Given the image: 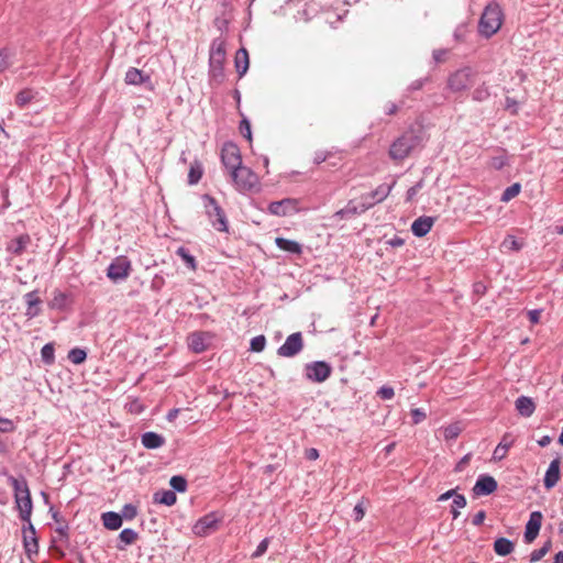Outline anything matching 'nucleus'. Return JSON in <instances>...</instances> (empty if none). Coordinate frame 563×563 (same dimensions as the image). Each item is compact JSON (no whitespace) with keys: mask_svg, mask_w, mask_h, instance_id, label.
Returning a JSON list of instances; mask_svg holds the SVG:
<instances>
[{"mask_svg":"<svg viewBox=\"0 0 563 563\" xmlns=\"http://www.w3.org/2000/svg\"><path fill=\"white\" fill-rule=\"evenodd\" d=\"M426 142V133L422 128H409L397 137L389 147V157L394 161H404L416 148L422 147Z\"/></svg>","mask_w":563,"mask_h":563,"instance_id":"nucleus-1","label":"nucleus"},{"mask_svg":"<svg viewBox=\"0 0 563 563\" xmlns=\"http://www.w3.org/2000/svg\"><path fill=\"white\" fill-rule=\"evenodd\" d=\"M9 482L14 490V501L19 511V518L23 522L31 521L33 504L26 481L24 478L19 479L11 476Z\"/></svg>","mask_w":563,"mask_h":563,"instance_id":"nucleus-2","label":"nucleus"},{"mask_svg":"<svg viewBox=\"0 0 563 563\" xmlns=\"http://www.w3.org/2000/svg\"><path fill=\"white\" fill-rule=\"evenodd\" d=\"M503 18L504 15L499 4L493 2L486 5L478 22L479 34L486 38L492 37L500 29Z\"/></svg>","mask_w":563,"mask_h":563,"instance_id":"nucleus-3","label":"nucleus"},{"mask_svg":"<svg viewBox=\"0 0 563 563\" xmlns=\"http://www.w3.org/2000/svg\"><path fill=\"white\" fill-rule=\"evenodd\" d=\"M225 43L221 38H214L210 46L209 75L212 79L221 82L224 78Z\"/></svg>","mask_w":563,"mask_h":563,"instance_id":"nucleus-4","label":"nucleus"},{"mask_svg":"<svg viewBox=\"0 0 563 563\" xmlns=\"http://www.w3.org/2000/svg\"><path fill=\"white\" fill-rule=\"evenodd\" d=\"M202 200L205 202L206 214L211 225L219 232H228L229 223L225 212L217 200L209 195H203Z\"/></svg>","mask_w":563,"mask_h":563,"instance_id":"nucleus-5","label":"nucleus"},{"mask_svg":"<svg viewBox=\"0 0 563 563\" xmlns=\"http://www.w3.org/2000/svg\"><path fill=\"white\" fill-rule=\"evenodd\" d=\"M305 377L312 383L325 382L332 373V366L325 361H313L305 364Z\"/></svg>","mask_w":563,"mask_h":563,"instance_id":"nucleus-6","label":"nucleus"},{"mask_svg":"<svg viewBox=\"0 0 563 563\" xmlns=\"http://www.w3.org/2000/svg\"><path fill=\"white\" fill-rule=\"evenodd\" d=\"M131 269V261L126 256H117L107 268V277L113 283H119L129 277Z\"/></svg>","mask_w":563,"mask_h":563,"instance_id":"nucleus-7","label":"nucleus"},{"mask_svg":"<svg viewBox=\"0 0 563 563\" xmlns=\"http://www.w3.org/2000/svg\"><path fill=\"white\" fill-rule=\"evenodd\" d=\"M232 181L239 191H249L257 183L256 175L249 168L241 165L230 173Z\"/></svg>","mask_w":563,"mask_h":563,"instance_id":"nucleus-8","label":"nucleus"},{"mask_svg":"<svg viewBox=\"0 0 563 563\" xmlns=\"http://www.w3.org/2000/svg\"><path fill=\"white\" fill-rule=\"evenodd\" d=\"M475 71L471 67H463L454 71L448 79V87L454 91L466 90L473 82Z\"/></svg>","mask_w":563,"mask_h":563,"instance_id":"nucleus-9","label":"nucleus"},{"mask_svg":"<svg viewBox=\"0 0 563 563\" xmlns=\"http://www.w3.org/2000/svg\"><path fill=\"white\" fill-rule=\"evenodd\" d=\"M221 162L229 173L242 165L241 152L235 143L227 142L223 144L221 150Z\"/></svg>","mask_w":563,"mask_h":563,"instance_id":"nucleus-10","label":"nucleus"},{"mask_svg":"<svg viewBox=\"0 0 563 563\" xmlns=\"http://www.w3.org/2000/svg\"><path fill=\"white\" fill-rule=\"evenodd\" d=\"M268 212L276 217H289L297 213L299 201L295 198H285L278 201H272L267 208Z\"/></svg>","mask_w":563,"mask_h":563,"instance_id":"nucleus-11","label":"nucleus"},{"mask_svg":"<svg viewBox=\"0 0 563 563\" xmlns=\"http://www.w3.org/2000/svg\"><path fill=\"white\" fill-rule=\"evenodd\" d=\"M303 349L301 332H295L287 336L286 341L278 347L277 354L282 357H294Z\"/></svg>","mask_w":563,"mask_h":563,"instance_id":"nucleus-12","label":"nucleus"},{"mask_svg":"<svg viewBox=\"0 0 563 563\" xmlns=\"http://www.w3.org/2000/svg\"><path fill=\"white\" fill-rule=\"evenodd\" d=\"M22 527L23 547L29 558L38 553V541L32 521H24Z\"/></svg>","mask_w":563,"mask_h":563,"instance_id":"nucleus-13","label":"nucleus"},{"mask_svg":"<svg viewBox=\"0 0 563 563\" xmlns=\"http://www.w3.org/2000/svg\"><path fill=\"white\" fill-rule=\"evenodd\" d=\"M220 522V517L217 512H209L201 517L194 526V533L196 536H207L210 531L217 529Z\"/></svg>","mask_w":563,"mask_h":563,"instance_id":"nucleus-14","label":"nucleus"},{"mask_svg":"<svg viewBox=\"0 0 563 563\" xmlns=\"http://www.w3.org/2000/svg\"><path fill=\"white\" fill-rule=\"evenodd\" d=\"M498 487L497 481L486 474H482L478 476L474 487L473 493L476 496H487L493 494Z\"/></svg>","mask_w":563,"mask_h":563,"instance_id":"nucleus-15","label":"nucleus"},{"mask_svg":"<svg viewBox=\"0 0 563 563\" xmlns=\"http://www.w3.org/2000/svg\"><path fill=\"white\" fill-rule=\"evenodd\" d=\"M391 190L389 185H380L373 190L368 196L362 197V210H367L375 203H378L387 198Z\"/></svg>","mask_w":563,"mask_h":563,"instance_id":"nucleus-16","label":"nucleus"},{"mask_svg":"<svg viewBox=\"0 0 563 563\" xmlns=\"http://www.w3.org/2000/svg\"><path fill=\"white\" fill-rule=\"evenodd\" d=\"M543 516L541 511H532L530 518L526 525L525 540L526 542H532L539 534Z\"/></svg>","mask_w":563,"mask_h":563,"instance_id":"nucleus-17","label":"nucleus"},{"mask_svg":"<svg viewBox=\"0 0 563 563\" xmlns=\"http://www.w3.org/2000/svg\"><path fill=\"white\" fill-rule=\"evenodd\" d=\"M23 300H24V302L26 305V309H25V313L24 314L29 319H33V318L37 317L41 313V307L40 306L42 303V300L38 297L37 290H33V291L26 292L23 296Z\"/></svg>","mask_w":563,"mask_h":563,"instance_id":"nucleus-18","label":"nucleus"},{"mask_svg":"<svg viewBox=\"0 0 563 563\" xmlns=\"http://www.w3.org/2000/svg\"><path fill=\"white\" fill-rule=\"evenodd\" d=\"M434 223V218L422 216L416 219L411 224V232L417 238L427 235Z\"/></svg>","mask_w":563,"mask_h":563,"instance_id":"nucleus-19","label":"nucleus"},{"mask_svg":"<svg viewBox=\"0 0 563 563\" xmlns=\"http://www.w3.org/2000/svg\"><path fill=\"white\" fill-rule=\"evenodd\" d=\"M559 478H560V460L554 459L553 461H551V463L545 472V475L543 478L544 487L547 489L554 487L556 485Z\"/></svg>","mask_w":563,"mask_h":563,"instance_id":"nucleus-20","label":"nucleus"},{"mask_svg":"<svg viewBox=\"0 0 563 563\" xmlns=\"http://www.w3.org/2000/svg\"><path fill=\"white\" fill-rule=\"evenodd\" d=\"M30 243V235L21 234L8 243L7 251L13 255H21Z\"/></svg>","mask_w":563,"mask_h":563,"instance_id":"nucleus-21","label":"nucleus"},{"mask_svg":"<svg viewBox=\"0 0 563 563\" xmlns=\"http://www.w3.org/2000/svg\"><path fill=\"white\" fill-rule=\"evenodd\" d=\"M142 445L146 449L154 450L164 445L165 439L163 435L148 431L142 434L141 437Z\"/></svg>","mask_w":563,"mask_h":563,"instance_id":"nucleus-22","label":"nucleus"},{"mask_svg":"<svg viewBox=\"0 0 563 563\" xmlns=\"http://www.w3.org/2000/svg\"><path fill=\"white\" fill-rule=\"evenodd\" d=\"M514 439L509 433L504 434L501 441L495 448L493 452L494 461H501L506 457L508 450L512 446Z\"/></svg>","mask_w":563,"mask_h":563,"instance_id":"nucleus-23","label":"nucleus"},{"mask_svg":"<svg viewBox=\"0 0 563 563\" xmlns=\"http://www.w3.org/2000/svg\"><path fill=\"white\" fill-rule=\"evenodd\" d=\"M515 406H516L517 411L522 417H527V418L532 416L536 410V405H534L533 400L527 396L518 397L515 402Z\"/></svg>","mask_w":563,"mask_h":563,"instance_id":"nucleus-24","label":"nucleus"},{"mask_svg":"<svg viewBox=\"0 0 563 563\" xmlns=\"http://www.w3.org/2000/svg\"><path fill=\"white\" fill-rule=\"evenodd\" d=\"M148 80L150 76L135 67H130L125 73L124 81L128 85L139 86Z\"/></svg>","mask_w":563,"mask_h":563,"instance_id":"nucleus-25","label":"nucleus"},{"mask_svg":"<svg viewBox=\"0 0 563 563\" xmlns=\"http://www.w3.org/2000/svg\"><path fill=\"white\" fill-rule=\"evenodd\" d=\"M207 334L203 332H194L188 338V345L195 353H201L207 349Z\"/></svg>","mask_w":563,"mask_h":563,"instance_id":"nucleus-26","label":"nucleus"},{"mask_svg":"<svg viewBox=\"0 0 563 563\" xmlns=\"http://www.w3.org/2000/svg\"><path fill=\"white\" fill-rule=\"evenodd\" d=\"M234 63L239 77H243L246 74L250 66L249 53L244 47L238 49Z\"/></svg>","mask_w":563,"mask_h":563,"instance_id":"nucleus-27","label":"nucleus"},{"mask_svg":"<svg viewBox=\"0 0 563 563\" xmlns=\"http://www.w3.org/2000/svg\"><path fill=\"white\" fill-rule=\"evenodd\" d=\"M275 244L279 250L291 253V254L300 255L302 253V246L294 240H288L285 238H276Z\"/></svg>","mask_w":563,"mask_h":563,"instance_id":"nucleus-28","label":"nucleus"},{"mask_svg":"<svg viewBox=\"0 0 563 563\" xmlns=\"http://www.w3.org/2000/svg\"><path fill=\"white\" fill-rule=\"evenodd\" d=\"M101 519L103 526L109 530H118L122 526V516L114 511L103 512Z\"/></svg>","mask_w":563,"mask_h":563,"instance_id":"nucleus-29","label":"nucleus"},{"mask_svg":"<svg viewBox=\"0 0 563 563\" xmlns=\"http://www.w3.org/2000/svg\"><path fill=\"white\" fill-rule=\"evenodd\" d=\"M36 97H37V91H35L31 88L22 89L15 96V104L19 108L23 109L26 106H29L33 100H35Z\"/></svg>","mask_w":563,"mask_h":563,"instance_id":"nucleus-30","label":"nucleus"},{"mask_svg":"<svg viewBox=\"0 0 563 563\" xmlns=\"http://www.w3.org/2000/svg\"><path fill=\"white\" fill-rule=\"evenodd\" d=\"M137 540V532L131 528L123 529L119 534L120 543L118 550H124L126 545L133 544Z\"/></svg>","mask_w":563,"mask_h":563,"instance_id":"nucleus-31","label":"nucleus"},{"mask_svg":"<svg viewBox=\"0 0 563 563\" xmlns=\"http://www.w3.org/2000/svg\"><path fill=\"white\" fill-rule=\"evenodd\" d=\"M514 543L507 538H498L494 542V551L501 556H506L514 551Z\"/></svg>","mask_w":563,"mask_h":563,"instance_id":"nucleus-32","label":"nucleus"},{"mask_svg":"<svg viewBox=\"0 0 563 563\" xmlns=\"http://www.w3.org/2000/svg\"><path fill=\"white\" fill-rule=\"evenodd\" d=\"M177 500L174 490H159L154 494V501L165 506H173Z\"/></svg>","mask_w":563,"mask_h":563,"instance_id":"nucleus-33","label":"nucleus"},{"mask_svg":"<svg viewBox=\"0 0 563 563\" xmlns=\"http://www.w3.org/2000/svg\"><path fill=\"white\" fill-rule=\"evenodd\" d=\"M68 296L62 290H54L49 302L52 309L64 310L67 307Z\"/></svg>","mask_w":563,"mask_h":563,"instance_id":"nucleus-34","label":"nucleus"},{"mask_svg":"<svg viewBox=\"0 0 563 563\" xmlns=\"http://www.w3.org/2000/svg\"><path fill=\"white\" fill-rule=\"evenodd\" d=\"M176 255L183 260V262L189 269L196 271V268H197L196 258L194 255L190 254L188 249H186L185 246H179L176 250Z\"/></svg>","mask_w":563,"mask_h":563,"instance_id":"nucleus-35","label":"nucleus"},{"mask_svg":"<svg viewBox=\"0 0 563 563\" xmlns=\"http://www.w3.org/2000/svg\"><path fill=\"white\" fill-rule=\"evenodd\" d=\"M203 174V168L201 163L195 161L191 163L189 173H188V183L189 185H196L200 181Z\"/></svg>","mask_w":563,"mask_h":563,"instance_id":"nucleus-36","label":"nucleus"},{"mask_svg":"<svg viewBox=\"0 0 563 563\" xmlns=\"http://www.w3.org/2000/svg\"><path fill=\"white\" fill-rule=\"evenodd\" d=\"M509 164V158L507 155V152L505 150H501L497 155L492 156L489 161V166L494 168L495 170H500L505 166Z\"/></svg>","mask_w":563,"mask_h":563,"instance_id":"nucleus-37","label":"nucleus"},{"mask_svg":"<svg viewBox=\"0 0 563 563\" xmlns=\"http://www.w3.org/2000/svg\"><path fill=\"white\" fill-rule=\"evenodd\" d=\"M366 210H362V201L356 203L354 201H350L343 209L336 212V216L341 218L351 217L354 214H360L365 212Z\"/></svg>","mask_w":563,"mask_h":563,"instance_id":"nucleus-38","label":"nucleus"},{"mask_svg":"<svg viewBox=\"0 0 563 563\" xmlns=\"http://www.w3.org/2000/svg\"><path fill=\"white\" fill-rule=\"evenodd\" d=\"M521 185L519 183H515L511 186L507 187L501 194L500 200L503 202H508L520 194Z\"/></svg>","mask_w":563,"mask_h":563,"instance_id":"nucleus-39","label":"nucleus"},{"mask_svg":"<svg viewBox=\"0 0 563 563\" xmlns=\"http://www.w3.org/2000/svg\"><path fill=\"white\" fill-rule=\"evenodd\" d=\"M41 357H42V361L47 364V365H51L54 363L55 361V349H54V345L52 343H46L42 350H41Z\"/></svg>","mask_w":563,"mask_h":563,"instance_id":"nucleus-40","label":"nucleus"},{"mask_svg":"<svg viewBox=\"0 0 563 563\" xmlns=\"http://www.w3.org/2000/svg\"><path fill=\"white\" fill-rule=\"evenodd\" d=\"M86 358L87 353L82 349L74 347L68 352V360L76 365L84 363Z\"/></svg>","mask_w":563,"mask_h":563,"instance_id":"nucleus-41","label":"nucleus"},{"mask_svg":"<svg viewBox=\"0 0 563 563\" xmlns=\"http://www.w3.org/2000/svg\"><path fill=\"white\" fill-rule=\"evenodd\" d=\"M169 485L174 492L184 493L187 489V481L180 475L173 476L169 481Z\"/></svg>","mask_w":563,"mask_h":563,"instance_id":"nucleus-42","label":"nucleus"},{"mask_svg":"<svg viewBox=\"0 0 563 563\" xmlns=\"http://www.w3.org/2000/svg\"><path fill=\"white\" fill-rule=\"evenodd\" d=\"M473 99L475 101H485L486 99L489 98L490 93H489V89L488 87L483 84L481 86H478L474 91H473Z\"/></svg>","mask_w":563,"mask_h":563,"instance_id":"nucleus-43","label":"nucleus"},{"mask_svg":"<svg viewBox=\"0 0 563 563\" xmlns=\"http://www.w3.org/2000/svg\"><path fill=\"white\" fill-rule=\"evenodd\" d=\"M551 542H545L540 549L533 550L530 554L531 562L540 561L550 550Z\"/></svg>","mask_w":563,"mask_h":563,"instance_id":"nucleus-44","label":"nucleus"},{"mask_svg":"<svg viewBox=\"0 0 563 563\" xmlns=\"http://www.w3.org/2000/svg\"><path fill=\"white\" fill-rule=\"evenodd\" d=\"M265 344H266L265 336L264 335H257V336H254L251 340L250 349L253 352H262L264 350V347H265Z\"/></svg>","mask_w":563,"mask_h":563,"instance_id":"nucleus-45","label":"nucleus"},{"mask_svg":"<svg viewBox=\"0 0 563 563\" xmlns=\"http://www.w3.org/2000/svg\"><path fill=\"white\" fill-rule=\"evenodd\" d=\"M137 515V509L134 505L132 504H125L122 508V519L125 518L128 520H132L136 517Z\"/></svg>","mask_w":563,"mask_h":563,"instance_id":"nucleus-46","label":"nucleus"},{"mask_svg":"<svg viewBox=\"0 0 563 563\" xmlns=\"http://www.w3.org/2000/svg\"><path fill=\"white\" fill-rule=\"evenodd\" d=\"M269 542H271V539L269 538H265L263 539L260 544L257 545L256 550L252 553V558L253 559H257V558H261L262 555H264V553L267 551L268 549V545H269Z\"/></svg>","mask_w":563,"mask_h":563,"instance_id":"nucleus-47","label":"nucleus"},{"mask_svg":"<svg viewBox=\"0 0 563 563\" xmlns=\"http://www.w3.org/2000/svg\"><path fill=\"white\" fill-rule=\"evenodd\" d=\"M240 131L244 137H246L249 141H252L251 123L247 119H243L240 122Z\"/></svg>","mask_w":563,"mask_h":563,"instance_id":"nucleus-48","label":"nucleus"},{"mask_svg":"<svg viewBox=\"0 0 563 563\" xmlns=\"http://www.w3.org/2000/svg\"><path fill=\"white\" fill-rule=\"evenodd\" d=\"M377 395L384 400H389L395 396V391L393 387L383 386L378 389Z\"/></svg>","mask_w":563,"mask_h":563,"instance_id":"nucleus-49","label":"nucleus"},{"mask_svg":"<svg viewBox=\"0 0 563 563\" xmlns=\"http://www.w3.org/2000/svg\"><path fill=\"white\" fill-rule=\"evenodd\" d=\"M365 515L364 501L361 500L353 508V518L355 521H361Z\"/></svg>","mask_w":563,"mask_h":563,"instance_id":"nucleus-50","label":"nucleus"},{"mask_svg":"<svg viewBox=\"0 0 563 563\" xmlns=\"http://www.w3.org/2000/svg\"><path fill=\"white\" fill-rule=\"evenodd\" d=\"M422 187H423V180H420L415 186L410 187L407 190V197H406L407 201H411Z\"/></svg>","mask_w":563,"mask_h":563,"instance_id":"nucleus-51","label":"nucleus"},{"mask_svg":"<svg viewBox=\"0 0 563 563\" xmlns=\"http://www.w3.org/2000/svg\"><path fill=\"white\" fill-rule=\"evenodd\" d=\"M68 530H69V527H68V523L64 521L63 525H59L55 531L56 533L59 536V539L60 540H65L67 541L68 538H69V534H68Z\"/></svg>","mask_w":563,"mask_h":563,"instance_id":"nucleus-52","label":"nucleus"},{"mask_svg":"<svg viewBox=\"0 0 563 563\" xmlns=\"http://www.w3.org/2000/svg\"><path fill=\"white\" fill-rule=\"evenodd\" d=\"M14 430V424L10 419L0 417V431L1 432H12Z\"/></svg>","mask_w":563,"mask_h":563,"instance_id":"nucleus-53","label":"nucleus"},{"mask_svg":"<svg viewBox=\"0 0 563 563\" xmlns=\"http://www.w3.org/2000/svg\"><path fill=\"white\" fill-rule=\"evenodd\" d=\"M10 66L9 54L7 51H0V73Z\"/></svg>","mask_w":563,"mask_h":563,"instance_id":"nucleus-54","label":"nucleus"},{"mask_svg":"<svg viewBox=\"0 0 563 563\" xmlns=\"http://www.w3.org/2000/svg\"><path fill=\"white\" fill-rule=\"evenodd\" d=\"M411 417L415 423H420L426 419V412L420 408H416L411 410Z\"/></svg>","mask_w":563,"mask_h":563,"instance_id":"nucleus-55","label":"nucleus"},{"mask_svg":"<svg viewBox=\"0 0 563 563\" xmlns=\"http://www.w3.org/2000/svg\"><path fill=\"white\" fill-rule=\"evenodd\" d=\"M466 506V498L464 495L462 494H457L454 496L453 498V504H452V507L453 508H464Z\"/></svg>","mask_w":563,"mask_h":563,"instance_id":"nucleus-56","label":"nucleus"},{"mask_svg":"<svg viewBox=\"0 0 563 563\" xmlns=\"http://www.w3.org/2000/svg\"><path fill=\"white\" fill-rule=\"evenodd\" d=\"M429 80L428 77L426 78H420V79H416L413 80L409 87H408V90L409 91H416V90H419L423 87V85Z\"/></svg>","mask_w":563,"mask_h":563,"instance_id":"nucleus-57","label":"nucleus"},{"mask_svg":"<svg viewBox=\"0 0 563 563\" xmlns=\"http://www.w3.org/2000/svg\"><path fill=\"white\" fill-rule=\"evenodd\" d=\"M328 156H329L328 152L317 151L313 156V163L319 165V164L323 163L324 161H327Z\"/></svg>","mask_w":563,"mask_h":563,"instance_id":"nucleus-58","label":"nucleus"},{"mask_svg":"<svg viewBox=\"0 0 563 563\" xmlns=\"http://www.w3.org/2000/svg\"><path fill=\"white\" fill-rule=\"evenodd\" d=\"M486 518V512L484 510H479L477 514L474 515L472 519V523L474 526H481Z\"/></svg>","mask_w":563,"mask_h":563,"instance_id":"nucleus-59","label":"nucleus"},{"mask_svg":"<svg viewBox=\"0 0 563 563\" xmlns=\"http://www.w3.org/2000/svg\"><path fill=\"white\" fill-rule=\"evenodd\" d=\"M508 242L510 243V246H509V247H510L511 250H514V251H519V250L521 249V244H520V243L515 239V236L509 235V236L505 240L504 244H507Z\"/></svg>","mask_w":563,"mask_h":563,"instance_id":"nucleus-60","label":"nucleus"},{"mask_svg":"<svg viewBox=\"0 0 563 563\" xmlns=\"http://www.w3.org/2000/svg\"><path fill=\"white\" fill-rule=\"evenodd\" d=\"M528 316H529V320H530V322H532V323H538V322H539V320H540L541 310H539V309L530 310V311L528 312Z\"/></svg>","mask_w":563,"mask_h":563,"instance_id":"nucleus-61","label":"nucleus"},{"mask_svg":"<svg viewBox=\"0 0 563 563\" xmlns=\"http://www.w3.org/2000/svg\"><path fill=\"white\" fill-rule=\"evenodd\" d=\"M448 54L446 49H434L433 51V59L437 63L444 60L445 55Z\"/></svg>","mask_w":563,"mask_h":563,"instance_id":"nucleus-62","label":"nucleus"},{"mask_svg":"<svg viewBox=\"0 0 563 563\" xmlns=\"http://www.w3.org/2000/svg\"><path fill=\"white\" fill-rule=\"evenodd\" d=\"M319 457V451L314 448H310L306 451V459L314 461Z\"/></svg>","mask_w":563,"mask_h":563,"instance_id":"nucleus-63","label":"nucleus"},{"mask_svg":"<svg viewBox=\"0 0 563 563\" xmlns=\"http://www.w3.org/2000/svg\"><path fill=\"white\" fill-rule=\"evenodd\" d=\"M457 495V493L455 492V489H450L443 494H441L438 498L439 501H444V500H448L450 498H454V496Z\"/></svg>","mask_w":563,"mask_h":563,"instance_id":"nucleus-64","label":"nucleus"}]
</instances>
